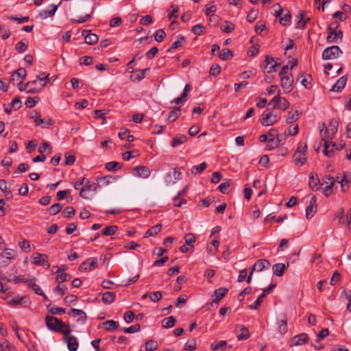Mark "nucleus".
Segmentation results:
<instances>
[{
  "label": "nucleus",
  "mask_w": 351,
  "mask_h": 351,
  "mask_svg": "<svg viewBox=\"0 0 351 351\" xmlns=\"http://www.w3.org/2000/svg\"><path fill=\"white\" fill-rule=\"evenodd\" d=\"M45 322L47 328L56 332L64 334L70 328L69 326L62 322L61 319L51 315L46 316Z\"/></svg>",
  "instance_id": "nucleus-1"
},
{
  "label": "nucleus",
  "mask_w": 351,
  "mask_h": 351,
  "mask_svg": "<svg viewBox=\"0 0 351 351\" xmlns=\"http://www.w3.org/2000/svg\"><path fill=\"white\" fill-rule=\"evenodd\" d=\"M100 187L97 182L89 180L86 178H83V186L80 188V195L84 199H89L91 197V192L96 191Z\"/></svg>",
  "instance_id": "nucleus-2"
},
{
  "label": "nucleus",
  "mask_w": 351,
  "mask_h": 351,
  "mask_svg": "<svg viewBox=\"0 0 351 351\" xmlns=\"http://www.w3.org/2000/svg\"><path fill=\"white\" fill-rule=\"evenodd\" d=\"M307 144L300 142L298 144L296 152L293 155V160L295 164L300 166L306 161Z\"/></svg>",
  "instance_id": "nucleus-3"
},
{
  "label": "nucleus",
  "mask_w": 351,
  "mask_h": 351,
  "mask_svg": "<svg viewBox=\"0 0 351 351\" xmlns=\"http://www.w3.org/2000/svg\"><path fill=\"white\" fill-rule=\"evenodd\" d=\"M338 25L336 23H331L328 27V35L326 38L327 43H337L338 40L341 41L343 38V32L341 30L336 31Z\"/></svg>",
  "instance_id": "nucleus-4"
},
{
  "label": "nucleus",
  "mask_w": 351,
  "mask_h": 351,
  "mask_svg": "<svg viewBox=\"0 0 351 351\" xmlns=\"http://www.w3.org/2000/svg\"><path fill=\"white\" fill-rule=\"evenodd\" d=\"M343 52L341 49L336 45L326 48L323 52L322 57L324 60H332L337 58Z\"/></svg>",
  "instance_id": "nucleus-5"
},
{
  "label": "nucleus",
  "mask_w": 351,
  "mask_h": 351,
  "mask_svg": "<svg viewBox=\"0 0 351 351\" xmlns=\"http://www.w3.org/2000/svg\"><path fill=\"white\" fill-rule=\"evenodd\" d=\"M71 330L69 328L63 334L64 341L67 343L69 351H76L78 348V342L77 338L71 335Z\"/></svg>",
  "instance_id": "nucleus-6"
},
{
  "label": "nucleus",
  "mask_w": 351,
  "mask_h": 351,
  "mask_svg": "<svg viewBox=\"0 0 351 351\" xmlns=\"http://www.w3.org/2000/svg\"><path fill=\"white\" fill-rule=\"evenodd\" d=\"M281 86L285 93H290L293 88V77L291 73L285 75H280Z\"/></svg>",
  "instance_id": "nucleus-7"
},
{
  "label": "nucleus",
  "mask_w": 351,
  "mask_h": 351,
  "mask_svg": "<svg viewBox=\"0 0 351 351\" xmlns=\"http://www.w3.org/2000/svg\"><path fill=\"white\" fill-rule=\"evenodd\" d=\"M98 265L97 258H89L80 265L79 270L84 272L90 271L96 269Z\"/></svg>",
  "instance_id": "nucleus-8"
},
{
  "label": "nucleus",
  "mask_w": 351,
  "mask_h": 351,
  "mask_svg": "<svg viewBox=\"0 0 351 351\" xmlns=\"http://www.w3.org/2000/svg\"><path fill=\"white\" fill-rule=\"evenodd\" d=\"M29 117L34 120L36 126L42 125L43 128H47L53 124L51 119H42L40 113L37 111H34Z\"/></svg>",
  "instance_id": "nucleus-9"
},
{
  "label": "nucleus",
  "mask_w": 351,
  "mask_h": 351,
  "mask_svg": "<svg viewBox=\"0 0 351 351\" xmlns=\"http://www.w3.org/2000/svg\"><path fill=\"white\" fill-rule=\"evenodd\" d=\"M328 139H332V137L326 136L322 134V140L324 141V154L328 157H332L334 154V148L337 149V145L331 141H328Z\"/></svg>",
  "instance_id": "nucleus-10"
},
{
  "label": "nucleus",
  "mask_w": 351,
  "mask_h": 351,
  "mask_svg": "<svg viewBox=\"0 0 351 351\" xmlns=\"http://www.w3.org/2000/svg\"><path fill=\"white\" fill-rule=\"evenodd\" d=\"M16 252L14 250L7 248L0 254V264L3 266L8 265V261L15 258Z\"/></svg>",
  "instance_id": "nucleus-11"
},
{
  "label": "nucleus",
  "mask_w": 351,
  "mask_h": 351,
  "mask_svg": "<svg viewBox=\"0 0 351 351\" xmlns=\"http://www.w3.org/2000/svg\"><path fill=\"white\" fill-rule=\"evenodd\" d=\"M33 263L36 265H40L46 269L50 267V263L48 261V256L44 254L36 253L33 256Z\"/></svg>",
  "instance_id": "nucleus-12"
},
{
  "label": "nucleus",
  "mask_w": 351,
  "mask_h": 351,
  "mask_svg": "<svg viewBox=\"0 0 351 351\" xmlns=\"http://www.w3.org/2000/svg\"><path fill=\"white\" fill-rule=\"evenodd\" d=\"M317 199L315 195H312L309 204L306 208V217L307 219H311L317 212Z\"/></svg>",
  "instance_id": "nucleus-13"
},
{
  "label": "nucleus",
  "mask_w": 351,
  "mask_h": 351,
  "mask_svg": "<svg viewBox=\"0 0 351 351\" xmlns=\"http://www.w3.org/2000/svg\"><path fill=\"white\" fill-rule=\"evenodd\" d=\"M263 118L261 119V123L263 125L270 126L275 123L278 119L277 115H274L272 112H265L262 114Z\"/></svg>",
  "instance_id": "nucleus-14"
},
{
  "label": "nucleus",
  "mask_w": 351,
  "mask_h": 351,
  "mask_svg": "<svg viewBox=\"0 0 351 351\" xmlns=\"http://www.w3.org/2000/svg\"><path fill=\"white\" fill-rule=\"evenodd\" d=\"M338 121L335 119H332L330 120L329 124H328V128L325 130L324 132H321V135L322 134L325 135L326 137H333V136L335 134V133L337 132L338 130Z\"/></svg>",
  "instance_id": "nucleus-15"
},
{
  "label": "nucleus",
  "mask_w": 351,
  "mask_h": 351,
  "mask_svg": "<svg viewBox=\"0 0 351 351\" xmlns=\"http://www.w3.org/2000/svg\"><path fill=\"white\" fill-rule=\"evenodd\" d=\"M182 173L180 171V167H176L173 169V172L171 173V172L168 173L166 176V182L171 184L175 183L176 181L181 179Z\"/></svg>",
  "instance_id": "nucleus-16"
},
{
  "label": "nucleus",
  "mask_w": 351,
  "mask_h": 351,
  "mask_svg": "<svg viewBox=\"0 0 351 351\" xmlns=\"http://www.w3.org/2000/svg\"><path fill=\"white\" fill-rule=\"evenodd\" d=\"M308 336L306 333H301L295 336L291 340V346H298L306 343L308 341Z\"/></svg>",
  "instance_id": "nucleus-17"
},
{
  "label": "nucleus",
  "mask_w": 351,
  "mask_h": 351,
  "mask_svg": "<svg viewBox=\"0 0 351 351\" xmlns=\"http://www.w3.org/2000/svg\"><path fill=\"white\" fill-rule=\"evenodd\" d=\"M82 34L84 36L85 43L88 45H93L98 42V36L95 34L90 33L89 30H83Z\"/></svg>",
  "instance_id": "nucleus-18"
},
{
  "label": "nucleus",
  "mask_w": 351,
  "mask_h": 351,
  "mask_svg": "<svg viewBox=\"0 0 351 351\" xmlns=\"http://www.w3.org/2000/svg\"><path fill=\"white\" fill-rule=\"evenodd\" d=\"M229 289L228 288H219L216 289L214 292V295L215 297V300L210 303V305L213 306V304H217L219 301L228 293Z\"/></svg>",
  "instance_id": "nucleus-19"
},
{
  "label": "nucleus",
  "mask_w": 351,
  "mask_h": 351,
  "mask_svg": "<svg viewBox=\"0 0 351 351\" xmlns=\"http://www.w3.org/2000/svg\"><path fill=\"white\" fill-rule=\"evenodd\" d=\"M134 171L136 172L137 176L147 178L151 175V171L146 166H137L134 169Z\"/></svg>",
  "instance_id": "nucleus-20"
},
{
  "label": "nucleus",
  "mask_w": 351,
  "mask_h": 351,
  "mask_svg": "<svg viewBox=\"0 0 351 351\" xmlns=\"http://www.w3.org/2000/svg\"><path fill=\"white\" fill-rule=\"evenodd\" d=\"M269 267L270 263L269 261L267 259H260L254 263L252 270V271H262L264 269L269 268Z\"/></svg>",
  "instance_id": "nucleus-21"
},
{
  "label": "nucleus",
  "mask_w": 351,
  "mask_h": 351,
  "mask_svg": "<svg viewBox=\"0 0 351 351\" xmlns=\"http://www.w3.org/2000/svg\"><path fill=\"white\" fill-rule=\"evenodd\" d=\"M348 78L346 76L341 77L337 82L332 86L330 90L333 92L341 91L346 85Z\"/></svg>",
  "instance_id": "nucleus-22"
},
{
  "label": "nucleus",
  "mask_w": 351,
  "mask_h": 351,
  "mask_svg": "<svg viewBox=\"0 0 351 351\" xmlns=\"http://www.w3.org/2000/svg\"><path fill=\"white\" fill-rule=\"evenodd\" d=\"M51 7L52 8L51 10H43L40 11V12L38 14L39 17L43 19H45L48 17L53 16L55 14L56 12L57 11L58 5L52 4V5H51Z\"/></svg>",
  "instance_id": "nucleus-23"
},
{
  "label": "nucleus",
  "mask_w": 351,
  "mask_h": 351,
  "mask_svg": "<svg viewBox=\"0 0 351 351\" xmlns=\"http://www.w3.org/2000/svg\"><path fill=\"white\" fill-rule=\"evenodd\" d=\"M69 314H72L73 317H78L77 321L84 324L86 321L87 316L82 311L77 308H71Z\"/></svg>",
  "instance_id": "nucleus-24"
},
{
  "label": "nucleus",
  "mask_w": 351,
  "mask_h": 351,
  "mask_svg": "<svg viewBox=\"0 0 351 351\" xmlns=\"http://www.w3.org/2000/svg\"><path fill=\"white\" fill-rule=\"evenodd\" d=\"M339 183L341 184V189L343 192H346L348 188L347 186L346 188H345V186L348 184L351 183V173L350 172H346L343 174L341 179L340 180H337Z\"/></svg>",
  "instance_id": "nucleus-25"
},
{
  "label": "nucleus",
  "mask_w": 351,
  "mask_h": 351,
  "mask_svg": "<svg viewBox=\"0 0 351 351\" xmlns=\"http://www.w3.org/2000/svg\"><path fill=\"white\" fill-rule=\"evenodd\" d=\"M115 297V293L107 291L103 293L101 301L105 304H110L114 302Z\"/></svg>",
  "instance_id": "nucleus-26"
},
{
  "label": "nucleus",
  "mask_w": 351,
  "mask_h": 351,
  "mask_svg": "<svg viewBox=\"0 0 351 351\" xmlns=\"http://www.w3.org/2000/svg\"><path fill=\"white\" fill-rule=\"evenodd\" d=\"M103 328L107 331H112L119 328V322L114 320H108L102 324Z\"/></svg>",
  "instance_id": "nucleus-27"
},
{
  "label": "nucleus",
  "mask_w": 351,
  "mask_h": 351,
  "mask_svg": "<svg viewBox=\"0 0 351 351\" xmlns=\"http://www.w3.org/2000/svg\"><path fill=\"white\" fill-rule=\"evenodd\" d=\"M186 140H187V137L186 135H184V134L177 135L173 138L171 143V145L173 147H176L178 145L185 143L186 141Z\"/></svg>",
  "instance_id": "nucleus-28"
},
{
  "label": "nucleus",
  "mask_w": 351,
  "mask_h": 351,
  "mask_svg": "<svg viewBox=\"0 0 351 351\" xmlns=\"http://www.w3.org/2000/svg\"><path fill=\"white\" fill-rule=\"evenodd\" d=\"M305 27L306 21L304 20V13L302 11H300L296 15L295 27L298 29H304Z\"/></svg>",
  "instance_id": "nucleus-29"
},
{
  "label": "nucleus",
  "mask_w": 351,
  "mask_h": 351,
  "mask_svg": "<svg viewBox=\"0 0 351 351\" xmlns=\"http://www.w3.org/2000/svg\"><path fill=\"white\" fill-rule=\"evenodd\" d=\"M324 182L326 184L324 188V192L325 195L328 197V194L327 193V191L332 189V188L334 185V183H335V179L333 177H332L330 176H326L324 177Z\"/></svg>",
  "instance_id": "nucleus-30"
},
{
  "label": "nucleus",
  "mask_w": 351,
  "mask_h": 351,
  "mask_svg": "<svg viewBox=\"0 0 351 351\" xmlns=\"http://www.w3.org/2000/svg\"><path fill=\"white\" fill-rule=\"evenodd\" d=\"M300 78H302V80H301L302 84L306 88L310 89L312 87V85H311L312 77L310 75H305L304 73H302L300 75V77H298V80Z\"/></svg>",
  "instance_id": "nucleus-31"
},
{
  "label": "nucleus",
  "mask_w": 351,
  "mask_h": 351,
  "mask_svg": "<svg viewBox=\"0 0 351 351\" xmlns=\"http://www.w3.org/2000/svg\"><path fill=\"white\" fill-rule=\"evenodd\" d=\"M301 114H302V113L298 110H294V111H290L288 112L286 122L287 123H291L293 121H295L299 119Z\"/></svg>",
  "instance_id": "nucleus-32"
},
{
  "label": "nucleus",
  "mask_w": 351,
  "mask_h": 351,
  "mask_svg": "<svg viewBox=\"0 0 351 351\" xmlns=\"http://www.w3.org/2000/svg\"><path fill=\"white\" fill-rule=\"evenodd\" d=\"M162 224H156L152 226L145 232V237L156 236L160 232Z\"/></svg>",
  "instance_id": "nucleus-33"
},
{
  "label": "nucleus",
  "mask_w": 351,
  "mask_h": 351,
  "mask_svg": "<svg viewBox=\"0 0 351 351\" xmlns=\"http://www.w3.org/2000/svg\"><path fill=\"white\" fill-rule=\"evenodd\" d=\"M180 114H181L180 108L175 107L169 112L167 119L169 122H173L180 116Z\"/></svg>",
  "instance_id": "nucleus-34"
},
{
  "label": "nucleus",
  "mask_w": 351,
  "mask_h": 351,
  "mask_svg": "<svg viewBox=\"0 0 351 351\" xmlns=\"http://www.w3.org/2000/svg\"><path fill=\"white\" fill-rule=\"evenodd\" d=\"M285 269L286 267L284 263H276L273 265L274 274L277 276H282Z\"/></svg>",
  "instance_id": "nucleus-35"
},
{
  "label": "nucleus",
  "mask_w": 351,
  "mask_h": 351,
  "mask_svg": "<svg viewBox=\"0 0 351 351\" xmlns=\"http://www.w3.org/2000/svg\"><path fill=\"white\" fill-rule=\"evenodd\" d=\"M176 322V317L173 316L168 317L167 318L163 319L162 322V326L165 328H170L174 326Z\"/></svg>",
  "instance_id": "nucleus-36"
},
{
  "label": "nucleus",
  "mask_w": 351,
  "mask_h": 351,
  "mask_svg": "<svg viewBox=\"0 0 351 351\" xmlns=\"http://www.w3.org/2000/svg\"><path fill=\"white\" fill-rule=\"evenodd\" d=\"M0 351H17V350L8 340L4 339L0 343Z\"/></svg>",
  "instance_id": "nucleus-37"
},
{
  "label": "nucleus",
  "mask_w": 351,
  "mask_h": 351,
  "mask_svg": "<svg viewBox=\"0 0 351 351\" xmlns=\"http://www.w3.org/2000/svg\"><path fill=\"white\" fill-rule=\"evenodd\" d=\"M320 183V180L318 178L317 176H315L311 175L309 176V186L312 189V190L316 191L319 189V184Z\"/></svg>",
  "instance_id": "nucleus-38"
},
{
  "label": "nucleus",
  "mask_w": 351,
  "mask_h": 351,
  "mask_svg": "<svg viewBox=\"0 0 351 351\" xmlns=\"http://www.w3.org/2000/svg\"><path fill=\"white\" fill-rule=\"evenodd\" d=\"M184 42L185 38L182 35L178 36L177 40L172 43L171 47L168 49V51L169 52L171 50L180 47Z\"/></svg>",
  "instance_id": "nucleus-39"
},
{
  "label": "nucleus",
  "mask_w": 351,
  "mask_h": 351,
  "mask_svg": "<svg viewBox=\"0 0 351 351\" xmlns=\"http://www.w3.org/2000/svg\"><path fill=\"white\" fill-rule=\"evenodd\" d=\"M219 58L223 60H230L232 58V51L229 49H223L218 55Z\"/></svg>",
  "instance_id": "nucleus-40"
},
{
  "label": "nucleus",
  "mask_w": 351,
  "mask_h": 351,
  "mask_svg": "<svg viewBox=\"0 0 351 351\" xmlns=\"http://www.w3.org/2000/svg\"><path fill=\"white\" fill-rule=\"evenodd\" d=\"M129 130L127 129H121L119 133V137L121 139H126L128 142H133L134 136L133 135L128 134Z\"/></svg>",
  "instance_id": "nucleus-41"
},
{
  "label": "nucleus",
  "mask_w": 351,
  "mask_h": 351,
  "mask_svg": "<svg viewBox=\"0 0 351 351\" xmlns=\"http://www.w3.org/2000/svg\"><path fill=\"white\" fill-rule=\"evenodd\" d=\"M118 230V227L117 226H106L101 231V234L104 236H110L115 234L116 231Z\"/></svg>",
  "instance_id": "nucleus-42"
},
{
  "label": "nucleus",
  "mask_w": 351,
  "mask_h": 351,
  "mask_svg": "<svg viewBox=\"0 0 351 351\" xmlns=\"http://www.w3.org/2000/svg\"><path fill=\"white\" fill-rule=\"evenodd\" d=\"M121 164L115 161L108 162L106 164V169L110 171H117V169H121Z\"/></svg>",
  "instance_id": "nucleus-43"
},
{
  "label": "nucleus",
  "mask_w": 351,
  "mask_h": 351,
  "mask_svg": "<svg viewBox=\"0 0 351 351\" xmlns=\"http://www.w3.org/2000/svg\"><path fill=\"white\" fill-rule=\"evenodd\" d=\"M341 297L348 301L346 308L348 311L351 312V290H343L341 293Z\"/></svg>",
  "instance_id": "nucleus-44"
},
{
  "label": "nucleus",
  "mask_w": 351,
  "mask_h": 351,
  "mask_svg": "<svg viewBox=\"0 0 351 351\" xmlns=\"http://www.w3.org/2000/svg\"><path fill=\"white\" fill-rule=\"evenodd\" d=\"M26 75V70L24 68H19L13 72L12 80H14L16 76H17L19 78H21V80H24L25 79Z\"/></svg>",
  "instance_id": "nucleus-45"
},
{
  "label": "nucleus",
  "mask_w": 351,
  "mask_h": 351,
  "mask_svg": "<svg viewBox=\"0 0 351 351\" xmlns=\"http://www.w3.org/2000/svg\"><path fill=\"white\" fill-rule=\"evenodd\" d=\"M207 167V164L205 162H202L199 165H195L191 169V173L196 174L200 173L204 171Z\"/></svg>",
  "instance_id": "nucleus-46"
},
{
  "label": "nucleus",
  "mask_w": 351,
  "mask_h": 351,
  "mask_svg": "<svg viewBox=\"0 0 351 351\" xmlns=\"http://www.w3.org/2000/svg\"><path fill=\"white\" fill-rule=\"evenodd\" d=\"M158 343L154 340H149L145 343L146 351H154L158 348Z\"/></svg>",
  "instance_id": "nucleus-47"
},
{
  "label": "nucleus",
  "mask_w": 351,
  "mask_h": 351,
  "mask_svg": "<svg viewBox=\"0 0 351 351\" xmlns=\"http://www.w3.org/2000/svg\"><path fill=\"white\" fill-rule=\"evenodd\" d=\"M36 80L40 81V86L42 88L45 87L49 82V74H45V73H43L40 75H38L36 76Z\"/></svg>",
  "instance_id": "nucleus-48"
},
{
  "label": "nucleus",
  "mask_w": 351,
  "mask_h": 351,
  "mask_svg": "<svg viewBox=\"0 0 351 351\" xmlns=\"http://www.w3.org/2000/svg\"><path fill=\"white\" fill-rule=\"evenodd\" d=\"M221 29L225 33H230L234 29V25L232 22L226 21L225 24L221 27Z\"/></svg>",
  "instance_id": "nucleus-49"
},
{
  "label": "nucleus",
  "mask_w": 351,
  "mask_h": 351,
  "mask_svg": "<svg viewBox=\"0 0 351 351\" xmlns=\"http://www.w3.org/2000/svg\"><path fill=\"white\" fill-rule=\"evenodd\" d=\"M265 298V294H261V295H259L256 300L252 304L248 306L249 308L252 310H257L261 306Z\"/></svg>",
  "instance_id": "nucleus-50"
},
{
  "label": "nucleus",
  "mask_w": 351,
  "mask_h": 351,
  "mask_svg": "<svg viewBox=\"0 0 351 351\" xmlns=\"http://www.w3.org/2000/svg\"><path fill=\"white\" fill-rule=\"evenodd\" d=\"M62 209V205L60 203H56L52 205L49 209V212L51 215H56L59 213Z\"/></svg>",
  "instance_id": "nucleus-51"
},
{
  "label": "nucleus",
  "mask_w": 351,
  "mask_h": 351,
  "mask_svg": "<svg viewBox=\"0 0 351 351\" xmlns=\"http://www.w3.org/2000/svg\"><path fill=\"white\" fill-rule=\"evenodd\" d=\"M7 19L13 21L17 22L19 24H21L23 23H26L29 21V17L28 16H22V17H18L14 16H8Z\"/></svg>",
  "instance_id": "nucleus-52"
},
{
  "label": "nucleus",
  "mask_w": 351,
  "mask_h": 351,
  "mask_svg": "<svg viewBox=\"0 0 351 351\" xmlns=\"http://www.w3.org/2000/svg\"><path fill=\"white\" fill-rule=\"evenodd\" d=\"M19 245L22 251L26 253L31 251L30 242L28 240L24 239L21 241Z\"/></svg>",
  "instance_id": "nucleus-53"
},
{
  "label": "nucleus",
  "mask_w": 351,
  "mask_h": 351,
  "mask_svg": "<svg viewBox=\"0 0 351 351\" xmlns=\"http://www.w3.org/2000/svg\"><path fill=\"white\" fill-rule=\"evenodd\" d=\"M278 140H279V136H277L276 139L269 138L268 143L267 145V149L268 150H271L276 147H278L279 146V142H278Z\"/></svg>",
  "instance_id": "nucleus-54"
},
{
  "label": "nucleus",
  "mask_w": 351,
  "mask_h": 351,
  "mask_svg": "<svg viewBox=\"0 0 351 351\" xmlns=\"http://www.w3.org/2000/svg\"><path fill=\"white\" fill-rule=\"evenodd\" d=\"M278 101L279 104L276 105L277 108L285 110L289 108V103L285 97L278 98Z\"/></svg>",
  "instance_id": "nucleus-55"
},
{
  "label": "nucleus",
  "mask_w": 351,
  "mask_h": 351,
  "mask_svg": "<svg viewBox=\"0 0 351 351\" xmlns=\"http://www.w3.org/2000/svg\"><path fill=\"white\" fill-rule=\"evenodd\" d=\"M15 49L19 53H23L27 49V43L24 40H21L16 45Z\"/></svg>",
  "instance_id": "nucleus-56"
},
{
  "label": "nucleus",
  "mask_w": 351,
  "mask_h": 351,
  "mask_svg": "<svg viewBox=\"0 0 351 351\" xmlns=\"http://www.w3.org/2000/svg\"><path fill=\"white\" fill-rule=\"evenodd\" d=\"M141 329V326L138 324L132 325L128 328H123V331L125 333H135L138 332Z\"/></svg>",
  "instance_id": "nucleus-57"
},
{
  "label": "nucleus",
  "mask_w": 351,
  "mask_h": 351,
  "mask_svg": "<svg viewBox=\"0 0 351 351\" xmlns=\"http://www.w3.org/2000/svg\"><path fill=\"white\" fill-rule=\"evenodd\" d=\"M166 37V33L162 29H158L154 34V38L156 42H162Z\"/></svg>",
  "instance_id": "nucleus-58"
},
{
  "label": "nucleus",
  "mask_w": 351,
  "mask_h": 351,
  "mask_svg": "<svg viewBox=\"0 0 351 351\" xmlns=\"http://www.w3.org/2000/svg\"><path fill=\"white\" fill-rule=\"evenodd\" d=\"M28 287H30L37 295L43 294V291L35 282H33L32 280L29 281Z\"/></svg>",
  "instance_id": "nucleus-59"
},
{
  "label": "nucleus",
  "mask_w": 351,
  "mask_h": 351,
  "mask_svg": "<svg viewBox=\"0 0 351 351\" xmlns=\"http://www.w3.org/2000/svg\"><path fill=\"white\" fill-rule=\"evenodd\" d=\"M149 68H146L144 69H138L136 71V74L134 75L135 80H137L138 81L142 80L145 77V73L146 71H149Z\"/></svg>",
  "instance_id": "nucleus-60"
},
{
  "label": "nucleus",
  "mask_w": 351,
  "mask_h": 351,
  "mask_svg": "<svg viewBox=\"0 0 351 351\" xmlns=\"http://www.w3.org/2000/svg\"><path fill=\"white\" fill-rule=\"evenodd\" d=\"M197 344L196 341L195 339L189 340L184 346V350H189V351H193L196 349Z\"/></svg>",
  "instance_id": "nucleus-61"
},
{
  "label": "nucleus",
  "mask_w": 351,
  "mask_h": 351,
  "mask_svg": "<svg viewBox=\"0 0 351 351\" xmlns=\"http://www.w3.org/2000/svg\"><path fill=\"white\" fill-rule=\"evenodd\" d=\"M47 150L49 154L51 152V148L49 144L47 142H43L38 147V152L43 154Z\"/></svg>",
  "instance_id": "nucleus-62"
},
{
  "label": "nucleus",
  "mask_w": 351,
  "mask_h": 351,
  "mask_svg": "<svg viewBox=\"0 0 351 351\" xmlns=\"http://www.w3.org/2000/svg\"><path fill=\"white\" fill-rule=\"evenodd\" d=\"M75 209L72 206H67L64 208L62 215L64 217L70 218L75 215Z\"/></svg>",
  "instance_id": "nucleus-63"
},
{
  "label": "nucleus",
  "mask_w": 351,
  "mask_h": 351,
  "mask_svg": "<svg viewBox=\"0 0 351 351\" xmlns=\"http://www.w3.org/2000/svg\"><path fill=\"white\" fill-rule=\"evenodd\" d=\"M221 72V66L218 64H213L209 71L210 75L217 76Z\"/></svg>",
  "instance_id": "nucleus-64"
}]
</instances>
